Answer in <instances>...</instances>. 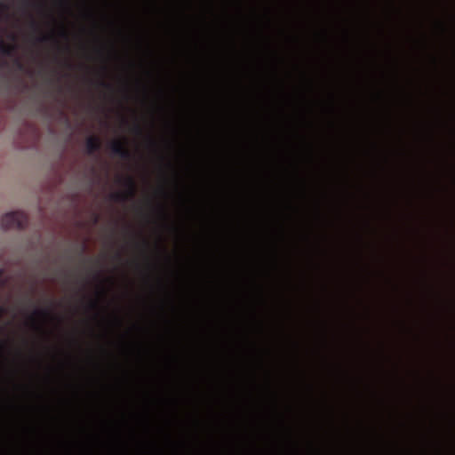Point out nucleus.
Segmentation results:
<instances>
[{"label": "nucleus", "mask_w": 455, "mask_h": 455, "mask_svg": "<svg viewBox=\"0 0 455 455\" xmlns=\"http://www.w3.org/2000/svg\"><path fill=\"white\" fill-rule=\"evenodd\" d=\"M89 144H90V147H92V148L94 147V143H93V140L92 139L89 140Z\"/></svg>", "instance_id": "obj_2"}, {"label": "nucleus", "mask_w": 455, "mask_h": 455, "mask_svg": "<svg viewBox=\"0 0 455 455\" xmlns=\"http://www.w3.org/2000/svg\"><path fill=\"white\" fill-rule=\"evenodd\" d=\"M26 217L20 212H9L3 216L1 224L4 228L20 227L25 222Z\"/></svg>", "instance_id": "obj_1"}]
</instances>
